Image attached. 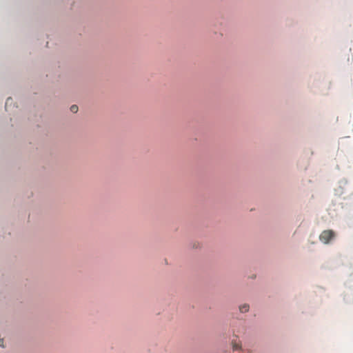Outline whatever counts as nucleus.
<instances>
[{"label": "nucleus", "mask_w": 353, "mask_h": 353, "mask_svg": "<svg viewBox=\"0 0 353 353\" xmlns=\"http://www.w3.org/2000/svg\"><path fill=\"white\" fill-rule=\"evenodd\" d=\"M335 233L332 230H324L319 236V239L325 244H327L330 241L334 238Z\"/></svg>", "instance_id": "f257e3e1"}, {"label": "nucleus", "mask_w": 353, "mask_h": 353, "mask_svg": "<svg viewBox=\"0 0 353 353\" xmlns=\"http://www.w3.org/2000/svg\"><path fill=\"white\" fill-rule=\"evenodd\" d=\"M70 111L73 113H76L78 111V106L76 105H72L71 107H70Z\"/></svg>", "instance_id": "20e7f679"}, {"label": "nucleus", "mask_w": 353, "mask_h": 353, "mask_svg": "<svg viewBox=\"0 0 353 353\" xmlns=\"http://www.w3.org/2000/svg\"><path fill=\"white\" fill-rule=\"evenodd\" d=\"M232 345L234 351L238 350L241 348V345L236 340L232 341Z\"/></svg>", "instance_id": "7ed1b4c3"}, {"label": "nucleus", "mask_w": 353, "mask_h": 353, "mask_svg": "<svg viewBox=\"0 0 353 353\" xmlns=\"http://www.w3.org/2000/svg\"><path fill=\"white\" fill-rule=\"evenodd\" d=\"M0 346L3 347V339H0Z\"/></svg>", "instance_id": "39448f33"}, {"label": "nucleus", "mask_w": 353, "mask_h": 353, "mask_svg": "<svg viewBox=\"0 0 353 353\" xmlns=\"http://www.w3.org/2000/svg\"><path fill=\"white\" fill-rule=\"evenodd\" d=\"M250 306L247 303L242 304L239 305V311L241 313H245L249 311Z\"/></svg>", "instance_id": "f03ea898"}]
</instances>
